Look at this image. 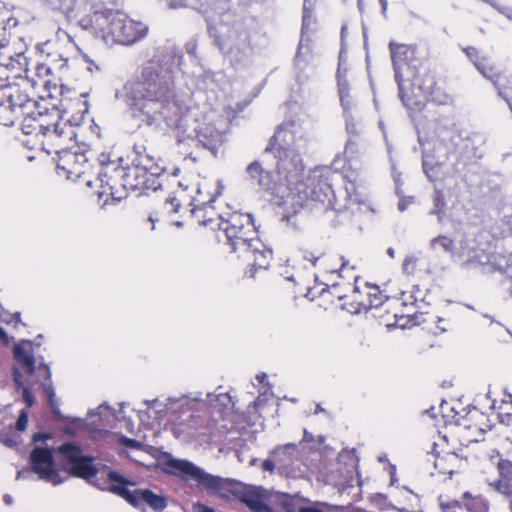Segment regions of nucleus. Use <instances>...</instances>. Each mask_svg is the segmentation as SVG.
<instances>
[{
  "mask_svg": "<svg viewBox=\"0 0 512 512\" xmlns=\"http://www.w3.org/2000/svg\"><path fill=\"white\" fill-rule=\"evenodd\" d=\"M112 156V152H102L97 158L101 166L95 180L96 183H99V190L96 192L98 201L106 196L101 207L118 204L126 197V195H117V185H120L125 191H139L138 195L162 188L160 177L167 169L149 154L134 157L131 165L126 167L123 165L122 156H117L114 159Z\"/></svg>",
  "mask_w": 512,
  "mask_h": 512,
  "instance_id": "1",
  "label": "nucleus"
},
{
  "mask_svg": "<svg viewBox=\"0 0 512 512\" xmlns=\"http://www.w3.org/2000/svg\"><path fill=\"white\" fill-rule=\"evenodd\" d=\"M54 451L61 468L72 476L88 481L97 476L98 468L94 464V457L84 455L83 449L75 442H65ZM29 463L31 471L37 474L39 479L54 486L65 481V478L60 476L51 448L35 446L30 452Z\"/></svg>",
  "mask_w": 512,
  "mask_h": 512,
  "instance_id": "3",
  "label": "nucleus"
},
{
  "mask_svg": "<svg viewBox=\"0 0 512 512\" xmlns=\"http://www.w3.org/2000/svg\"><path fill=\"white\" fill-rule=\"evenodd\" d=\"M257 246H252L247 252L254 256V262L249 269V276L254 278L257 269H268L273 257V251L267 247L259 239L254 243Z\"/></svg>",
  "mask_w": 512,
  "mask_h": 512,
  "instance_id": "27",
  "label": "nucleus"
},
{
  "mask_svg": "<svg viewBox=\"0 0 512 512\" xmlns=\"http://www.w3.org/2000/svg\"><path fill=\"white\" fill-rule=\"evenodd\" d=\"M104 19L105 22L95 28L93 35L106 44L131 46L143 40L149 30L145 23L133 20L127 14L109 7L104 13Z\"/></svg>",
  "mask_w": 512,
  "mask_h": 512,
  "instance_id": "6",
  "label": "nucleus"
},
{
  "mask_svg": "<svg viewBox=\"0 0 512 512\" xmlns=\"http://www.w3.org/2000/svg\"><path fill=\"white\" fill-rule=\"evenodd\" d=\"M194 508L196 512H216L214 508L209 507L201 502H197L194 505Z\"/></svg>",
  "mask_w": 512,
  "mask_h": 512,
  "instance_id": "59",
  "label": "nucleus"
},
{
  "mask_svg": "<svg viewBox=\"0 0 512 512\" xmlns=\"http://www.w3.org/2000/svg\"><path fill=\"white\" fill-rule=\"evenodd\" d=\"M202 393H198L194 397L189 395H181L180 397H169L165 403V411L171 416H181L182 414L194 410L196 406L201 405Z\"/></svg>",
  "mask_w": 512,
  "mask_h": 512,
  "instance_id": "25",
  "label": "nucleus"
},
{
  "mask_svg": "<svg viewBox=\"0 0 512 512\" xmlns=\"http://www.w3.org/2000/svg\"><path fill=\"white\" fill-rule=\"evenodd\" d=\"M0 442L9 448L17 447L20 435L15 432L12 425L6 427L0 422Z\"/></svg>",
  "mask_w": 512,
  "mask_h": 512,
  "instance_id": "38",
  "label": "nucleus"
},
{
  "mask_svg": "<svg viewBox=\"0 0 512 512\" xmlns=\"http://www.w3.org/2000/svg\"><path fill=\"white\" fill-rule=\"evenodd\" d=\"M276 467L278 468V462L271 454L262 463V469L264 471L273 472Z\"/></svg>",
  "mask_w": 512,
  "mask_h": 512,
  "instance_id": "54",
  "label": "nucleus"
},
{
  "mask_svg": "<svg viewBox=\"0 0 512 512\" xmlns=\"http://www.w3.org/2000/svg\"><path fill=\"white\" fill-rule=\"evenodd\" d=\"M155 59L159 71H155V73L150 71V78H145V80L168 82L173 89V74L182 69L184 59L182 50L175 45L164 46L158 49Z\"/></svg>",
  "mask_w": 512,
  "mask_h": 512,
  "instance_id": "14",
  "label": "nucleus"
},
{
  "mask_svg": "<svg viewBox=\"0 0 512 512\" xmlns=\"http://www.w3.org/2000/svg\"><path fill=\"white\" fill-rule=\"evenodd\" d=\"M389 50L395 81L397 86H401V79L405 78L406 74H411L412 69H415L423 61L416 56V47L412 45L390 41Z\"/></svg>",
  "mask_w": 512,
  "mask_h": 512,
  "instance_id": "16",
  "label": "nucleus"
},
{
  "mask_svg": "<svg viewBox=\"0 0 512 512\" xmlns=\"http://www.w3.org/2000/svg\"><path fill=\"white\" fill-rule=\"evenodd\" d=\"M311 0H304L303 3V13H302V26H301V38L298 44L297 52L294 59V64L299 69H304L306 65V60L303 59V55H308L311 53V42L312 40L307 35L310 30L313 19V9L308 6Z\"/></svg>",
  "mask_w": 512,
  "mask_h": 512,
  "instance_id": "20",
  "label": "nucleus"
},
{
  "mask_svg": "<svg viewBox=\"0 0 512 512\" xmlns=\"http://www.w3.org/2000/svg\"><path fill=\"white\" fill-rule=\"evenodd\" d=\"M366 286L372 289L368 293L370 307L379 308L388 300L389 297L383 294L378 285L367 282Z\"/></svg>",
  "mask_w": 512,
  "mask_h": 512,
  "instance_id": "40",
  "label": "nucleus"
},
{
  "mask_svg": "<svg viewBox=\"0 0 512 512\" xmlns=\"http://www.w3.org/2000/svg\"><path fill=\"white\" fill-rule=\"evenodd\" d=\"M309 192L307 195L313 200L322 203L329 209H334V191L329 181V176L321 171L315 170L308 178V184L305 185Z\"/></svg>",
  "mask_w": 512,
  "mask_h": 512,
  "instance_id": "18",
  "label": "nucleus"
},
{
  "mask_svg": "<svg viewBox=\"0 0 512 512\" xmlns=\"http://www.w3.org/2000/svg\"><path fill=\"white\" fill-rule=\"evenodd\" d=\"M338 94L341 107L343 108V115L351 113L352 98L350 95V85L348 79L344 76H339Z\"/></svg>",
  "mask_w": 512,
  "mask_h": 512,
  "instance_id": "35",
  "label": "nucleus"
},
{
  "mask_svg": "<svg viewBox=\"0 0 512 512\" xmlns=\"http://www.w3.org/2000/svg\"><path fill=\"white\" fill-rule=\"evenodd\" d=\"M49 405H50V408H51L53 419L55 421H65V420H67V417L65 415H63L61 410H60V404H59L58 400L55 401V402L50 403Z\"/></svg>",
  "mask_w": 512,
  "mask_h": 512,
  "instance_id": "51",
  "label": "nucleus"
},
{
  "mask_svg": "<svg viewBox=\"0 0 512 512\" xmlns=\"http://www.w3.org/2000/svg\"><path fill=\"white\" fill-rule=\"evenodd\" d=\"M125 102L138 126H151L163 119L171 128H181V110L173 100L174 90L168 82L132 81L124 85Z\"/></svg>",
  "mask_w": 512,
  "mask_h": 512,
  "instance_id": "2",
  "label": "nucleus"
},
{
  "mask_svg": "<svg viewBox=\"0 0 512 512\" xmlns=\"http://www.w3.org/2000/svg\"><path fill=\"white\" fill-rule=\"evenodd\" d=\"M200 404L207 407L211 413L221 416L234 407L232 397L228 392L207 393L206 400L202 399Z\"/></svg>",
  "mask_w": 512,
  "mask_h": 512,
  "instance_id": "28",
  "label": "nucleus"
},
{
  "mask_svg": "<svg viewBox=\"0 0 512 512\" xmlns=\"http://www.w3.org/2000/svg\"><path fill=\"white\" fill-rule=\"evenodd\" d=\"M298 512H324L322 509L313 506H302Z\"/></svg>",
  "mask_w": 512,
  "mask_h": 512,
  "instance_id": "64",
  "label": "nucleus"
},
{
  "mask_svg": "<svg viewBox=\"0 0 512 512\" xmlns=\"http://www.w3.org/2000/svg\"><path fill=\"white\" fill-rule=\"evenodd\" d=\"M41 361L38 364V371L44 372V382L42 383L43 391L48 399L49 404L57 401L56 393L52 382V372L49 364L44 362V358L40 357Z\"/></svg>",
  "mask_w": 512,
  "mask_h": 512,
  "instance_id": "34",
  "label": "nucleus"
},
{
  "mask_svg": "<svg viewBox=\"0 0 512 512\" xmlns=\"http://www.w3.org/2000/svg\"><path fill=\"white\" fill-rule=\"evenodd\" d=\"M417 263V257L414 255H408L405 257L403 264H402V270L403 273L410 275L413 274L416 268Z\"/></svg>",
  "mask_w": 512,
  "mask_h": 512,
  "instance_id": "47",
  "label": "nucleus"
},
{
  "mask_svg": "<svg viewBox=\"0 0 512 512\" xmlns=\"http://www.w3.org/2000/svg\"><path fill=\"white\" fill-rule=\"evenodd\" d=\"M114 412L115 410L106 402H104L101 405H99L96 410H90L88 412V417L92 419V417L98 416L100 419H102L103 416L106 415V413L113 415Z\"/></svg>",
  "mask_w": 512,
  "mask_h": 512,
  "instance_id": "45",
  "label": "nucleus"
},
{
  "mask_svg": "<svg viewBox=\"0 0 512 512\" xmlns=\"http://www.w3.org/2000/svg\"><path fill=\"white\" fill-rule=\"evenodd\" d=\"M11 316H12V313H10L4 307H3V310H0V319L2 322L11 324Z\"/></svg>",
  "mask_w": 512,
  "mask_h": 512,
  "instance_id": "61",
  "label": "nucleus"
},
{
  "mask_svg": "<svg viewBox=\"0 0 512 512\" xmlns=\"http://www.w3.org/2000/svg\"><path fill=\"white\" fill-rule=\"evenodd\" d=\"M91 151L83 143L73 146H62L56 151V171L59 176H65L67 179L77 181L86 179L93 170V164L90 163Z\"/></svg>",
  "mask_w": 512,
  "mask_h": 512,
  "instance_id": "11",
  "label": "nucleus"
},
{
  "mask_svg": "<svg viewBox=\"0 0 512 512\" xmlns=\"http://www.w3.org/2000/svg\"><path fill=\"white\" fill-rule=\"evenodd\" d=\"M165 205H170V212L177 213L181 207L180 201L173 195H169L165 200Z\"/></svg>",
  "mask_w": 512,
  "mask_h": 512,
  "instance_id": "55",
  "label": "nucleus"
},
{
  "mask_svg": "<svg viewBox=\"0 0 512 512\" xmlns=\"http://www.w3.org/2000/svg\"><path fill=\"white\" fill-rule=\"evenodd\" d=\"M20 117L23 118L22 131L25 135H31V134L41 135V133H39V127H38L39 122L35 115V111L33 112V114H24V115H21Z\"/></svg>",
  "mask_w": 512,
  "mask_h": 512,
  "instance_id": "41",
  "label": "nucleus"
},
{
  "mask_svg": "<svg viewBox=\"0 0 512 512\" xmlns=\"http://www.w3.org/2000/svg\"><path fill=\"white\" fill-rule=\"evenodd\" d=\"M213 44L235 68L247 60L251 48L250 26L247 19L233 12L221 16L218 24L207 23Z\"/></svg>",
  "mask_w": 512,
  "mask_h": 512,
  "instance_id": "4",
  "label": "nucleus"
},
{
  "mask_svg": "<svg viewBox=\"0 0 512 512\" xmlns=\"http://www.w3.org/2000/svg\"><path fill=\"white\" fill-rule=\"evenodd\" d=\"M303 258L307 261H310L313 266L316 265V263L319 259V257L315 256L312 252H309V251L304 252Z\"/></svg>",
  "mask_w": 512,
  "mask_h": 512,
  "instance_id": "62",
  "label": "nucleus"
},
{
  "mask_svg": "<svg viewBox=\"0 0 512 512\" xmlns=\"http://www.w3.org/2000/svg\"><path fill=\"white\" fill-rule=\"evenodd\" d=\"M371 502L381 509L388 508V507L395 508L394 506H392L388 503V496L384 493H375L371 497Z\"/></svg>",
  "mask_w": 512,
  "mask_h": 512,
  "instance_id": "48",
  "label": "nucleus"
},
{
  "mask_svg": "<svg viewBox=\"0 0 512 512\" xmlns=\"http://www.w3.org/2000/svg\"><path fill=\"white\" fill-rule=\"evenodd\" d=\"M120 442H121V444H123L124 446H126L130 449L139 450L142 448V443L140 441L133 439V438L126 437V436H122L120 439Z\"/></svg>",
  "mask_w": 512,
  "mask_h": 512,
  "instance_id": "52",
  "label": "nucleus"
},
{
  "mask_svg": "<svg viewBox=\"0 0 512 512\" xmlns=\"http://www.w3.org/2000/svg\"><path fill=\"white\" fill-rule=\"evenodd\" d=\"M52 437V435L48 432H37L33 435V442H39V441H46L48 439H50Z\"/></svg>",
  "mask_w": 512,
  "mask_h": 512,
  "instance_id": "58",
  "label": "nucleus"
},
{
  "mask_svg": "<svg viewBox=\"0 0 512 512\" xmlns=\"http://www.w3.org/2000/svg\"><path fill=\"white\" fill-rule=\"evenodd\" d=\"M163 471L185 480H193L208 491L211 486V479L215 476L205 472L202 468L188 460H179L172 457L164 462Z\"/></svg>",
  "mask_w": 512,
  "mask_h": 512,
  "instance_id": "17",
  "label": "nucleus"
},
{
  "mask_svg": "<svg viewBox=\"0 0 512 512\" xmlns=\"http://www.w3.org/2000/svg\"><path fill=\"white\" fill-rule=\"evenodd\" d=\"M493 267L507 276L510 282V292L512 295V253L508 256H495L489 260Z\"/></svg>",
  "mask_w": 512,
  "mask_h": 512,
  "instance_id": "36",
  "label": "nucleus"
},
{
  "mask_svg": "<svg viewBox=\"0 0 512 512\" xmlns=\"http://www.w3.org/2000/svg\"><path fill=\"white\" fill-rule=\"evenodd\" d=\"M437 244L440 245L446 252H454V240L448 236L439 235L431 240L432 247H435Z\"/></svg>",
  "mask_w": 512,
  "mask_h": 512,
  "instance_id": "43",
  "label": "nucleus"
},
{
  "mask_svg": "<svg viewBox=\"0 0 512 512\" xmlns=\"http://www.w3.org/2000/svg\"><path fill=\"white\" fill-rule=\"evenodd\" d=\"M83 109L82 110H79L77 113L73 114L70 118L66 119V120H62V126L65 127V130L66 131H69L71 130L74 134L77 135L76 131H75V128L76 127H79L83 120H84V116L85 114L88 112V102L85 100L83 103Z\"/></svg>",
  "mask_w": 512,
  "mask_h": 512,
  "instance_id": "39",
  "label": "nucleus"
},
{
  "mask_svg": "<svg viewBox=\"0 0 512 512\" xmlns=\"http://www.w3.org/2000/svg\"><path fill=\"white\" fill-rule=\"evenodd\" d=\"M302 442H305V443H311V442H314V436L312 433H310L307 429H304V432H303V439L302 441L300 442V444H302Z\"/></svg>",
  "mask_w": 512,
  "mask_h": 512,
  "instance_id": "63",
  "label": "nucleus"
},
{
  "mask_svg": "<svg viewBox=\"0 0 512 512\" xmlns=\"http://www.w3.org/2000/svg\"><path fill=\"white\" fill-rule=\"evenodd\" d=\"M359 139L349 137L344 148V156L348 161L357 159L361 154Z\"/></svg>",
  "mask_w": 512,
  "mask_h": 512,
  "instance_id": "42",
  "label": "nucleus"
},
{
  "mask_svg": "<svg viewBox=\"0 0 512 512\" xmlns=\"http://www.w3.org/2000/svg\"><path fill=\"white\" fill-rule=\"evenodd\" d=\"M197 49H198V43H197L196 39H190L189 41L186 42V44H185L186 53L190 57H193L196 61H199V58L197 56Z\"/></svg>",
  "mask_w": 512,
  "mask_h": 512,
  "instance_id": "50",
  "label": "nucleus"
},
{
  "mask_svg": "<svg viewBox=\"0 0 512 512\" xmlns=\"http://www.w3.org/2000/svg\"><path fill=\"white\" fill-rule=\"evenodd\" d=\"M499 479L495 482V488L506 495H512V461L500 459L497 464Z\"/></svg>",
  "mask_w": 512,
  "mask_h": 512,
  "instance_id": "30",
  "label": "nucleus"
},
{
  "mask_svg": "<svg viewBox=\"0 0 512 512\" xmlns=\"http://www.w3.org/2000/svg\"><path fill=\"white\" fill-rule=\"evenodd\" d=\"M436 85L435 75L422 62L412 69L411 74H406L405 78L401 79V86H398L399 98L410 113L422 112L428 101L448 103V95H444V99L436 95Z\"/></svg>",
  "mask_w": 512,
  "mask_h": 512,
  "instance_id": "5",
  "label": "nucleus"
},
{
  "mask_svg": "<svg viewBox=\"0 0 512 512\" xmlns=\"http://www.w3.org/2000/svg\"><path fill=\"white\" fill-rule=\"evenodd\" d=\"M284 129L285 125L281 124L271 137L264 151L266 153L274 151L278 177L282 176L288 185H304L302 182L305 166L300 153L290 145L279 144L276 147L277 141Z\"/></svg>",
  "mask_w": 512,
  "mask_h": 512,
  "instance_id": "10",
  "label": "nucleus"
},
{
  "mask_svg": "<svg viewBox=\"0 0 512 512\" xmlns=\"http://www.w3.org/2000/svg\"><path fill=\"white\" fill-rule=\"evenodd\" d=\"M433 207L429 210L428 214L436 216L439 223H443L446 217L447 202L444 191L439 188H435L432 194Z\"/></svg>",
  "mask_w": 512,
  "mask_h": 512,
  "instance_id": "32",
  "label": "nucleus"
},
{
  "mask_svg": "<svg viewBox=\"0 0 512 512\" xmlns=\"http://www.w3.org/2000/svg\"><path fill=\"white\" fill-rule=\"evenodd\" d=\"M446 159L436 155V149L422 151V169L427 179L436 183L442 178Z\"/></svg>",
  "mask_w": 512,
  "mask_h": 512,
  "instance_id": "24",
  "label": "nucleus"
},
{
  "mask_svg": "<svg viewBox=\"0 0 512 512\" xmlns=\"http://www.w3.org/2000/svg\"><path fill=\"white\" fill-rule=\"evenodd\" d=\"M399 197V201H398V210L403 212L407 209V207L413 202L414 200V197L410 196V197H405L404 196V193L402 192V196H398Z\"/></svg>",
  "mask_w": 512,
  "mask_h": 512,
  "instance_id": "56",
  "label": "nucleus"
},
{
  "mask_svg": "<svg viewBox=\"0 0 512 512\" xmlns=\"http://www.w3.org/2000/svg\"><path fill=\"white\" fill-rule=\"evenodd\" d=\"M357 301H353L350 303H343L341 305V309L345 310L351 314H359V308L356 306Z\"/></svg>",
  "mask_w": 512,
  "mask_h": 512,
  "instance_id": "57",
  "label": "nucleus"
},
{
  "mask_svg": "<svg viewBox=\"0 0 512 512\" xmlns=\"http://www.w3.org/2000/svg\"><path fill=\"white\" fill-rule=\"evenodd\" d=\"M52 10L60 11L68 22L93 34L96 27L105 22L108 6L103 0H40Z\"/></svg>",
  "mask_w": 512,
  "mask_h": 512,
  "instance_id": "7",
  "label": "nucleus"
},
{
  "mask_svg": "<svg viewBox=\"0 0 512 512\" xmlns=\"http://www.w3.org/2000/svg\"><path fill=\"white\" fill-rule=\"evenodd\" d=\"M492 7L497 10L500 14L504 15L508 19L512 20V7L500 5L497 1L492 4Z\"/></svg>",
  "mask_w": 512,
  "mask_h": 512,
  "instance_id": "53",
  "label": "nucleus"
},
{
  "mask_svg": "<svg viewBox=\"0 0 512 512\" xmlns=\"http://www.w3.org/2000/svg\"><path fill=\"white\" fill-rule=\"evenodd\" d=\"M442 512H457L465 509L468 512H488L489 503L482 496L473 497L470 492H464L461 500L440 502Z\"/></svg>",
  "mask_w": 512,
  "mask_h": 512,
  "instance_id": "21",
  "label": "nucleus"
},
{
  "mask_svg": "<svg viewBox=\"0 0 512 512\" xmlns=\"http://www.w3.org/2000/svg\"><path fill=\"white\" fill-rule=\"evenodd\" d=\"M13 358L29 375L36 370V359L32 353H28L22 343H16L13 347Z\"/></svg>",
  "mask_w": 512,
  "mask_h": 512,
  "instance_id": "31",
  "label": "nucleus"
},
{
  "mask_svg": "<svg viewBox=\"0 0 512 512\" xmlns=\"http://www.w3.org/2000/svg\"><path fill=\"white\" fill-rule=\"evenodd\" d=\"M344 118H345V124H346V131H347L349 137L359 139L360 132L357 129V125L354 121L352 113L344 114Z\"/></svg>",
  "mask_w": 512,
  "mask_h": 512,
  "instance_id": "44",
  "label": "nucleus"
},
{
  "mask_svg": "<svg viewBox=\"0 0 512 512\" xmlns=\"http://www.w3.org/2000/svg\"><path fill=\"white\" fill-rule=\"evenodd\" d=\"M211 480L209 491L227 499L234 497L253 512H273L272 507L264 502L267 498V490L265 488L244 484L234 479L222 478L216 475Z\"/></svg>",
  "mask_w": 512,
  "mask_h": 512,
  "instance_id": "9",
  "label": "nucleus"
},
{
  "mask_svg": "<svg viewBox=\"0 0 512 512\" xmlns=\"http://www.w3.org/2000/svg\"><path fill=\"white\" fill-rule=\"evenodd\" d=\"M270 453L278 462V469H287L298 459L299 445L287 443L277 446Z\"/></svg>",
  "mask_w": 512,
  "mask_h": 512,
  "instance_id": "29",
  "label": "nucleus"
},
{
  "mask_svg": "<svg viewBox=\"0 0 512 512\" xmlns=\"http://www.w3.org/2000/svg\"><path fill=\"white\" fill-rule=\"evenodd\" d=\"M461 49L467 58L474 64L476 69L493 83L496 77H504L496 72L494 66L490 64L489 58L486 55H482L476 47L466 46Z\"/></svg>",
  "mask_w": 512,
  "mask_h": 512,
  "instance_id": "26",
  "label": "nucleus"
},
{
  "mask_svg": "<svg viewBox=\"0 0 512 512\" xmlns=\"http://www.w3.org/2000/svg\"><path fill=\"white\" fill-rule=\"evenodd\" d=\"M34 111L39 122V133L42 136L55 142L58 146L72 142L76 138V134L71 130L66 131L62 126L65 109L50 103L47 99H42L34 107Z\"/></svg>",
  "mask_w": 512,
  "mask_h": 512,
  "instance_id": "12",
  "label": "nucleus"
},
{
  "mask_svg": "<svg viewBox=\"0 0 512 512\" xmlns=\"http://www.w3.org/2000/svg\"><path fill=\"white\" fill-rule=\"evenodd\" d=\"M299 501H309L308 499L302 498L299 495H290L288 493H282L278 497V504L285 512H298L301 506L298 505Z\"/></svg>",
  "mask_w": 512,
  "mask_h": 512,
  "instance_id": "37",
  "label": "nucleus"
},
{
  "mask_svg": "<svg viewBox=\"0 0 512 512\" xmlns=\"http://www.w3.org/2000/svg\"><path fill=\"white\" fill-rule=\"evenodd\" d=\"M27 425H28V412L25 409H23V410H21V412L17 418L14 430L23 432L26 430Z\"/></svg>",
  "mask_w": 512,
  "mask_h": 512,
  "instance_id": "49",
  "label": "nucleus"
},
{
  "mask_svg": "<svg viewBox=\"0 0 512 512\" xmlns=\"http://www.w3.org/2000/svg\"><path fill=\"white\" fill-rule=\"evenodd\" d=\"M246 180L259 191L277 193L280 178L272 171L263 168L262 164L255 160L246 167Z\"/></svg>",
  "mask_w": 512,
  "mask_h": 512,
  "instance_id": "19",
  "label": "nucleus"
},
{
  "mask_svg": "<svg viewBox=\"0 0 512 512\" xmlns=\"http://www.w3.org/2000/svg\"><path fill=\"white\" fill-rule=\"evenodd\" d=\"M12 379L16 390L22 391L23 401L25 402L27 408H31L34 405L36 399L31 388L24 385L23 375L17 366H13L12 368Z\"/></svg>",
  "mask_w": 512,
  "mask_h": 512,
  "instance_id": "33",
  "label": "nucleus"
},
{
  "mask_svg": "<svg viewBox=\"0 0 512 512\" xmlns=\"http://www.w3.org/2000/svg\"><path fill=\"white\" fill-rule=\"evenodd\" d=\"M218 220L217 228L223 232L230 253L246 252L256 246L254 243L258 240L257 227L252 214L235 212L227 219L219 215Z\"/></svg>",
  "mask_w": 512,
  "mask_h": 512,
  "instance_id": "8",
  "label": "nucleus"
},
{
  "mask_svg": "<svg viewBox=\"0 0 512 512\" xmlns=\"http://www.w3.org/2000/svg\"><path fill=\"white\" fill-rule=\"evenodd\" d=\"M134 157H139L140 155H145L146 147L143 144H135L133 146Z\"/></svg>",
  "mask_w": 512,
  "mask_h": 512,
  "instance_id": "60",
  "label": "nucleus"
},
{
  "mask_svg": "<svg viewBox=\"0 0 512 512\" xmlns=\"http://www.w3.org/2000/svg\"><path fill=\"white\" fill-rule=\"evenodd\" d=\"M392 177L395 183V193L397 196H402V186H403V180H402V173L397 170L395 163L392 164Z\"/></svg>",
  "mask_w": 512,
  "mask_h": 512,
  "instance_id": "46",
  "label": "nucleus"
},
{
  "mask_svg": "<svg viewBox=\"0 0 512 512\" xmlns=\"http://www.w3.org/2000/svg\"><path fill=\"white\" fill-rule=\"evenodd\" d=\"M0 106H6L17 117L33 114L34 107L39 101L31 99L18 84L5 83L0 78Z\"/></svg>",
  "mask_w": 512,
  "mask_h": 512,
  "instance_id": "15",
  "label": "nucleus"
},
{
  "mask_svg": "<svg viewBox=\"0 0 512 512\" xmlns=\"http://www.w3.org/2000/svg\"><path fill=\"white\" fill-rule=\"evenodd\" d=\"M216 185L217 187L214 194H212L207 201H203L200 204H195V198H193L191 201V205H193V208L191 210L193 217H195L198 220L199 224L206 227L214 222V219L212 217L207 216L208 209H214L213 203L217 200L218 197L222 195L225 188L222 179H218Z\"/></svg>",
  "mask_w": 512,
  "mask_h": 512,
  "instance_id": "23",
  "label": "nucleus"
},
{
  "mask_svg": "<svg viewBox=\"0 0 512 512\" xmlns=\"http://www.w3.org/2000/svg\"><path fill=\"white\" fill-rule=\"evenodd\" d=\"M198 142L208 149L214 156L217 155L219 147L225 141V135L211 123H204L194 129Z\"/></svg>",
  "mask_w": 512,
  "mask_h": 512,
  "instance_id": "22",
  "label": "nucleus"
},
{
  "mask_svg": "<svg viewBox=\"0 0 512 512\" xmlns=\"http://www.w3.org/2000/svg\"><path fill=\"white\" fill-rule=\"evenodd\" d=\"M108 480L111 483L110 491L125 499L130 505L138 508L141 501L146 502L155 511H163L167 507V499L164 496L155 494L150 489H137L131 491L128 485H135L119 472L109 470Z\"/></svg>",
  "mask_w": 512,
  "mask_h": 512,
  "instance_id": "13",
  "label": "nucleus"
}]
</instances>
